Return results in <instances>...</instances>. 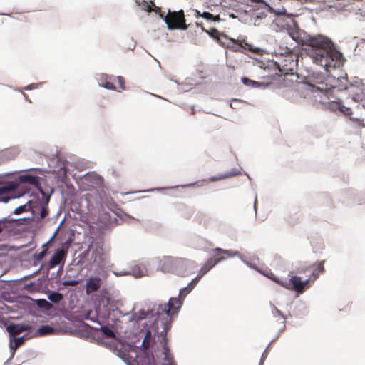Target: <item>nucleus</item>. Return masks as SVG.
I'll return each mask as SVG.
<instances>
[{
    "instance_id": "obj_13",
    "label": "nucleus",
    "mask_w": 365,
    "mask_h": 365,
    "mask_svg": "<svg viewBox=\"0 0 365 365\" xmlns=\"http://www.w3.org/2000/svg\"><path fill=\"white\" fill-rule=\"evenodd\" d=\"M56 330L54 328L49 325H43L36 331L34 336H43L55 334Z\"/></svg>"
},
{
    "instance_id": "obj_20",
    "label": "nucleus",
    "mask_w": 365,
    "mask_h": 365,
    "mask_svg": "<svg viewBox=\"0 0 365 365\" xmlns=\"http://www.w3.org/2000/svg\"><path fill=\"white\" fill-rule=\"evenodd\" d=\"M241 81L245 85H246L247 86H251L253 88H257L262 85L261 83L251 80L247 77H242Z\"/></svg>"
},
{
    "instance_id": "obj_9",
    "label": "nucleus",
    "mask_w": 365,
    "mask_h": 365,
    "mask_svg": "<svg viewBox=\"0 0 365 365\" xmlns=\"http://www.w3.org/2000/svg\"><path fill=\"white\" fill-rule=\"evenodd\" d=\"M113 81H115L114 78L107 74L101 73L98 77V82L99 86L108 90L116 89V87L113 84Z\"/></svg>"
},
{
    "instance_id": "obj_21",
    "label": "nucleus",
    "mask_w": 365,
    "mask_h": 365,
    "mask_svg": "<svg viewBox=\"0 0 365 365\" xmlns=\"http://www.w3.org/2000/svg\"><path fill=\"white\" fill-rule=\"evenodd\" d=\"M151 339V332L150 331H146L145 336L142 342V346L144 349H148L150 348Z\"/></svg>"
},
{
    "instance_id": "obj_26",
    "label": "nucleus",
    "mask_w": 365,
    "mask_h": 365,
    "mask_svg": "<svg viewBox=\"0 0 365 365\" xmlns=\"http://www.w3.org/2000/svg\"><path fill=\"white\" fill-rule=\"evenodd\" d=\"M340 112L349 118L351 117L353 114L351 108L350 107L346 106L342 101L341 104Z\"/></svg>"
},
{
    "instance_id": "obj_19",
    "label": "nucleus",
    "mask_w": 365,
    "mask_h": 365,
    "mask_svg": "<svg viewBox=\"0 0 365 365\" xmlns=\"http://www.w3.org/2000/svg\"><path fill=\"white\" fill-rule=\"evenodd\" d=\"M350 120L358 128H365V118L361 117H350Z\"/></svg>"
},
{
    "instance_id": "obj_2",
    "label": "nucleus",
    "mask_w": 365,
    "mask_h": 365,
    "mask_svg": "<svg viewBox=\"0 0 365 365\" xmlns=\"http://www.w3.org/2000/svg\"><path fill=\"white\" fill-rule=\"evenodd\" d=\"M182 303V302L180 299L174 297L170 298L168 304H159L155 312L153 313V315L157 316V322L160 318L164 320L163 322V330L160 334H167V332L171 326L172 317L178 312Z\"/></svg>"
},
{
    "instance_id": "obj_27",
    "label": "nucleus",
    "mask_w": 365,
    "mask_h": 365,
    "mask_svg": "<svg viewBox=\"0 0 365 365\" xmlns=\"http://www.w3.org/2000/svg\"><path fill=\"white\" fill-rule=\"evenodd\" d=\"M202 17L206 19L207 20H210L213 21H221V19L219 15L214 16L212 14L209 12H203L202 13Z\"/></svg>"
},
{
    "instance_id": "obj_11",
    "label": "nucleus",
    "mask_w": 365,
    "mask_h": 365,
    "mask_svg": "<svg viewBox=\"0 0 365 365\" xmlns=\"http://www.w3.org/2000/svg\"><path fill=\"white\" fill-rule=\"evenodd\" d=\"M101 286V280L98 277H91L87 282L86 285V292L89 294L92 292H96Z\"/></svg>"
},
{
    "instance_id": "obj_10",
    "label": "nucleus",
    "mask_w": 365,
    "mask_h": 365,
    "mask_svg": "<svg viewBox=\"0 0 365 365\" xmlns=\"http://www.w3.org/2000/svg\"><path fill=\"white\" fill-rule=\"evenodd\" d=\"M20 179L21 181V184L19 186L20 187L24 188L25 187L24 184L27 183L29 185H34L36 188H38L39 190L41 191V192L43 195H44V192L42 190V189L39 187L40 182H39L38 177L31 175H24L21 176Z\"/></svg>"
},
{
    "instance_id": "obj_43",
    "label": "nucleus",
    "mask_w": 365,
    "mask_h": 365,
    "mask_svg": "<svg viewBox=\"0 0 365 365\" xmlns=\"http://www.w3.org/2000/svg\"><path fill=\"white\" fill-rule=\"evenodd\" d=\"M196 184H197V182H195V183H192V184H190V185H185L184 187L193 186V185H196Z\"/></svg>"
},
{
    "instance_id": "obj_12",
    "label": "nucleus",
    "mask_w": 365,
    "mask_h": 365,
    "mask_svg": "<svg viewBox=\"0 0 365 365\" xmlns=\"http://www.w3.org/2000/svg\"><path fill=\"white\" fill-rule=\"evenodd\" d=\"M31 328L30 325L25 324H9L6 327V330L12 336H16L23 331H28Z\"/></svg>"
},
{
    "instance_id": "obj_8",
    "label": "nucleus",
    "mask_w": 365,
    "mask_h": 365,
    "mask_svg": "<svg viewBox=\"0 0 365 365\" xmlns=\"http://www.w3.org/2000/svg\"><path fill=\"white\" fill-rule=\"evenodd\" d=\"M17 186L14 183H8L6 185H2L0 187V201H3L4 202H7L9 199L12 197L8 196V195L13 192Z\"/></svg>"
},
{
    "instance_id": "obj_17",
    "label": "nucleus",
    "mask_w": 365,
    "mask_h": 365,
    "mask_svg": "<svg viewBox=\"0 0 365 365\" xmlns=\"http://www.w3.org/2000/svg\"><path fill=\"white\" fill-rule=\"evenodd\" d=\"M297 65V63L292 59V56H286V58L284 60V62L282 64V67H284V70L287 71H292L294 70V67Z\"/></svg>"
},
{
    "instance_id": "obj_7",
    "label": "nucleus",
    "mask_w": 365,
    "mask_h": 365,
    "mask_svg": "<svg viewBox=\"0 0 365 365\" xmlns=\"http://www.w3.org/2000/svg\"><path fill=\"white\" fill-rule=\"evenodd\" d=\"M212 252L213 255L210 258L212 259H215L217 264L226 259V257L225 256V255L227 257H234L237 255V252H233L232 250H223L219 247L215 248L212 250Z\"/></svg>"
},
{
    "instance_id": "obj_29",
    "label": "nucleus",
    "mask_w": 365,
    "mask_h": 365,
    "mask_svg": "<svg viewBox=\"0 0 365 365\" xmlns=\"http://www.w3.org/2000/svg\"><path fill=\"white\" fill-rule=\"evenodd\" d=\"M149 312L143 310L140 311L138 313L135 314V319L137 321L142 320L145 319L147 316H148Z\"/></svg>"
},
{
    "instance_id": "obj_6",
    "label": "nucleus",
    "mask_w": 365,
    "mask_h": 365,
    "mask_svg": "<svg viewBox=\"0 0 365 365\" xmlns=\"http://www.w3.org/2000/svg\"><path fill=\"white\" fill-rule=\"evenodd\" d=\"M67 257V251L64 249H59L53 254L52 257L51 258L48 268L49 269L54 268L57 265L61 264L62 266L64 264L66 259Z\"/></svg>"
},
{
    "instance_id": "obj_23",
    "label": "nucleus",
    "mask_w": 365,
    "mask_h": 365,
    "mask_svg": "<svg viewBox=\"0 0 365 365\" xmlns=\"http://www.w3.org/2000/svg\"><path fill=\"white\" fill-rule=\"evenodd\" d=\"M101 331L103 333V334L107 337V338H111V339H113L115 337V333L113 332V331L109 328L108 327H106V326H102L100 328Z\"/></svg>"
},
{
    "instance_id": "obj_34",
    "label": "nucleus",
    "mask_w": 365,
    "mask_h": 365,
    "mask_svg": "<svg viewBox=\"0 0 365 365\" xmlns=\"http://www.w3.org/2000/svg\"><path fill=\"white\" fill-rule=\"evenodd\" d=\"M267 276V277H269V279H271L272 281H274L277 284H279L280 286H281V283L284 282L282 280H280L279 278L276 277L274 276V274L273 273H272V272H270Z\"/></svg>"
},
{
    "instance_id": "obj_39",
    "label": "nucleus",
    "mask_w": 365,
    "mask_h": 365,
    "mask_svg": "<svg viewBox=\"0 0 365 365\" xmlns=\"http://www.w3.org/2000/svg\"><path fill=\"white\" fill-rule=\"evenodd\" d=\"M41 303L44 304V305L51 306V304L48 302H47L46 300H45V299L41 300Z\"/></svg>"
},
{
    "instance_id": "obj_46",
    "label": "nucleus",
    "mask_w": 365,
    "mask_h": 365,
    "mask_svg": "<svg viewBox=\"0 0 365 365\" xmlns=\"http://www.w3.org/2000/svg\"><path fill=\"white\" fill-rule=\"evenodd\" d=\"M135 277H141L142 274H135Z\"/></svg>"
},
{
    "instance_id": "obj_14",
    "label": "nucleus",
    "mask_w": 365,
    "mask_h": 365,
    "mask_svg": "<svg viewBox=\"0 0 365 365\" xmlns=\"http://www.w3.org/2000/svg\"><path fill=\"white\" fill-rule=\"evenodd\" d=\"M200 279V276H197L195 279H193L191 281V282L187 285V287L181 289L180 290L179 298H184L187 293L191 292V290L195 287V286L197 284Z\"/></svg>"
},
{
    "instance_id": "obj_30",
    "label": "nucleus",
    "mask_w": 365,
    "mask_h": 365,
    "mask_svg": "<svg viewBox=\"0 0 365 365\" xmlns=\"http://www.w3.org/2000/svg\"><path fill=\"white\" fill-rule=\"evenodd\" d=\"M115 80H116L118 81V88L120 89H122V90H124L125 88V79L122 76H118L116 77L115 78H114Z\"/></svg>"
},
{
    "instance_id": "obj_36",
    "label": "nucleus",
    "mask_w": 365,
    "mask_h": 365,
    "mask_svg": "<svg viewBox=\"0 0 365 365\" xmlns=\"http://www.w3.org/2000/svg\"><path fill=\"white\" fill-rule=\"evenodd\" d=\"M250 1L252 3L262 4L264 6V7L270 8L269 4L264 0H250Z\"/></svg>"
},
{
    "instance_id": "obj_47",
    "label": "nucleus",
    "mask_w": 365,
    "mask_h": 365,
    "mask_svg": "<svg viewBox=\"0 0 365 365\" xmlns=\"http://www.w3.org/2000/svg\"><path fill=\"white\" fill-rule=\"evenodd\" d=\"M230 107L232 108H235V107L233 106L232 103L230 104Z\"/></svg>"
},
{
    "instance_id": "obj_28",
    "label": "nucleus",
    "mask_w": 365,
    "mask_h": 365,
    "mask_svg": "<svg viewBox=\"0 0 365 365\" xmlns=\"http://www.w3.org/2000/svg\"><path fill=\"white\" fill-rule=\"evenodd\" d=\"M341 100H339L336 101H331L329 103V108L333 110H339L341 108Z\"/></svg>"
},
{
    "instance_id": "obj_32",
    "label": "nucleus",
    "mask_w": 365,
    "mask_h": 365,
    "mask_svg": "<svg viewBox=\"0 0 365 365\" xmlns=\"http://www.w3.org/2000/svg\"><path fill=\"white\" fill-rule=\"evenodd\" d=\"M14 340L15 347L18 348L24 344V341H25L24 336H23L21 337H19V338H14Z\"/></svg>"
},
{
    "instance_id": "obj_25",
    "label": "nucleus",
    "mask_w": 365,
    "mask_h": 365,
    "mask_svg": "<svg viewBox=\"0 0 365 365\" xmlns=\"http://www.w3.org/2000/svg\"><path fill=\"white\" fill-rule=\"evenodd\" d=\"M48 299L53 303H58L63 299V295L59 292H52L48 295Z\"/></svg>"
},
{
    "instance_id": "obj_38",
    "label": "nucleus",
    "mask_w": 365,
    "mask_h": 365,
    "mask_svg": "<svg viewBox=\"0 0 365 365\" xmlns=\"http://www.w3.org/2000/svg\"><path fill=\"white\" fill-rule=\"evenodd\" d=\"M48 215V211L46 208L43 207L41 210L40 215L41 218H45Z\"/></svg>"
},
{
    "instance_id": "obj_31",
    "label": "nucleus",
    "mask_w": 365,
    "mask_h": 365,
    "mask_svg": "<svg viewBox=\"0 0 365 365\" xmlns=\"http://www.w3.org/2000/svg\"><path fill=\"white\" fill-rule=\"evenodd\" d=\"M47 251H48V248H47V243L43 245V249L41 252H40L38 255H37V257H36V259L38 260H41L46 255L47 253Z\"/></svg>"
},
{
    "instance_id": "obj_33",
    "label": "nucleus",
    "mask_w": 365,
    "mask_h": 365,
    "mask_svg": "<svg viewBox=\"0 0 365 365\" xmlns=\"http://www.w3.org/2000/svg\"><path fill=\"white\" fill-rule=\"evenodd\" d=\"M78 284V281L76 279L73 280H65L62 282V284L65 287L68 286H76Z\"/></svg>"
},
{
    "instance_id": "obj_37",
    "label": "nucleus",
    "mask_w": 365,
    "mask_h": 365,
    "mask_svg": "<svg viewBox=\"0 0 365 365\" xmlns=\"http://www.w3.org/2000/svg\"><path fill=\"white\" fill-rule=\"evenodd\" d=\"M274 311L273 312L274 315L275 317H281L282 319L284 321L285 320V317L282 314V312L280 310H279L278 309H277L276 307H274Z\"/></svg>"
},
{
    "instance_id": "obj_22",
    "label": "nucleus",
    "mask_w": 365,
    "mask_h": 365,
    "mask_svg": "<svg viewBox=\"0 0 365 365\" xmlns=\"http://www.w3.org/2000/svg\"><path fill=\"white\" fill-rule=\"evenodd\" d=\"M231 176H232V175L230 173L220 174V175H218L217 176H213V177L210 178L208 180H203L202 182H215V181H218V180H223V179L228 178H230Z\"/></svg>"
},
{
    "instance_id": "obj_3",
    "label": "nucleus",
    "mask_w": 365,
    "mask_h": 365,
    "mask_svg": "<svg viewBox=\"0 0 365 365\" xmlns=\"http://www.w3.org/2000/svg\"><path fill=\"white\" fill-rule=\"evenodd\" d=\"M189 259L172 256L165 257L163 259L161 269L164 272H170L183 276L187 271Z\"/></svg>"
},
{
    "instance_id": "obj_18",
    "label": "nucleus",
    "mask_w": 365,
    "mask_h": 365,
    "mask_svg": "<svg viewBox=\"0 0 365 365\" xmlns=\"http://www.w3.org/2000/svg\"><path fill=\"white\" fill-rule=\"evenodd\" d=\"M324 261H320L317 263H315L313 267H314V270L312 272V277H314V279H317L319 274H322L324 272Z\"/></svg>"
},
{
    "instance_id": "obj_16",
    "label": "nucleus",
    "mask_w": 365,
    "mask_h": 365,
    "mask_svg": "<svg viewBox=\"0 0 365 365\" xmlns=\"http://www.w3.org/2000/svg\"><path fill=\"white\" fill-rule=\"evenodd\" d=\"M163 336V354H164V359L168 361H171L173 360V356L170 352V349L168 345V339L166 337L167 334H160Z\"/></svg>"
},
{
    "instance_id": "obj_15",
    "label": "nucleus",
    "mask_w": 365,
    "mask_h": 365,
    "mask_svg": "<svg viewBox=\"0 0 365 365\" xmlns=\"http://www.w3.org/2000/svg\"><path fill=\"white\" fill-rule=\"evenodd\" d=\"M217 264V262L215 259H212L209 258L206 262L201 267L199 274L197 276H200V278L204 276L207 272H209L213 267Z\"/></svg>"
},
{
    "instance_id": "obj_35",
    "label": "nucleus",
    "mask_w": 365,
    "mask_h": 365,
    "mask_svg": "<svg viewBox=\"0 0 365 365\" xmlns=\"http://www.w3.org/2000/svg\"><path fill=\"white\" fill-rule=\"evenodd\" d=\"M136 3L140 6L141 4H143V9L150 11V6L148 4V2L145 0H135Z\"/></svg>"
},
{
    "instance_id": "obj_4",
    "label": "nucleus",
    "mask_w": 365,
    "mask_h": 365,
    "mask_svg": "<svg viewBox=\"0 0 365 365\" xmlns=\"http://www.w3.org/2000/svg\"><path fill=\"white\" fill-rule=\"evenodd\" d=\"M165 21L170 29H186L184 12L180 10L178 12H169L165 18Z\"/></svg>"
},
{
    "instance_id": "obj_44",
    "label": "nucleus",
    "mask_w": 365,
    "mask_h": 365,
    "mask_svg": "<svg viewBox=\"0 0 365 365\" xmlns=\"http://www.w3.org/2000/svg\"><path fill=\"white\" fill-rule=\"evenodd\" d=\"M241 102H242V101H238V100H237V99H234V100L232 101V103H241Z\"/></svg>"
},
{
    "instance_id": "obj_24",
    "label": "nucleus",
    "mask_w": 365,
    "mask_h": 365,
    "mask_svg": "<svg viewBox=\"0 0 365 365\" xmlns=\"http://www.w3.org/2000/svg\"><path fill=\"white\" fill-rule=\"evenodd\" d=\"M30 208H31V202L29 201L26 204L16 207L14 211V214H15V215L21 214L26 211H28Z\"/></svg>"
},
{
    "instance_id": "obj_41",
    "label": "nucleus",
    "mask_w": 365,
    "mask_h": 365,
    "mask_svg": "<svg viewBox=\"0 0 365 365\" xmlns=\"http://www.w3.org/2000/svg\"><path fill=\"white\" fill-rule=\"evenodd\" d=\"M211 31H212V34H217V33H218V31H217V29H212L211 30Z\"/></svg>"
},
{
    "instance_id": "obj_40",
    "label": "nucleus",
    "mask_w": 365,
    "mask_h": 365,
    "mask_svg": "<svg viewBox=\"0 0 365 365\" xmlns=\"http://www.w3.org/2000/svg\"><path fill=\"white\" fill-rule=\"evenodd\" d=\"M195 16L202 17V13L200 11H199L198 10H195Z\"/></svg>"
},
{
    "instance_id": "obj_1",
    "label": "nucleus",
    "mask_w": 365,
    "mask_h": 365,
    "mask_svg": "<svg viewBox=\"0 0 365 365\" xmlns=\"http://www.w3.org/2000/svg\"><path fill=\"white\" fill-rule=\"evenodd\" d=\"M307 54L313 62L329 71L342 64V53L338 51L332 41L324 35L309 36L304 41Z\"/></svg>"
},
{
    "instance_id": "obj_45",
    "label": "nucleus",
    "mask_w": 365,
    "mask_h": 365,
    "mask_svg": "<svg viewBox=\"0 0 365 365\" xmlns=\"http://www.w3.org/2000/svg\"><path fill=\"white\" fill-rule=\"evenodd\" d=\"M3 230V227L0 225V233L2 232Z\"/></svg>"
},
{
    "instance_id": "obj_5",
    "label": "nucleus",
    "mask_w": 365,
    "mask_h": 365,
    "mask_svg": "<svg viewBox=\"0 0 365 365\" xmlns=\"http://www.w3.org/2000/svg\"><path fill=\"white\" fill-rule=\"evenodd\" d=\"M309 279L302 281L301 277L292 276L289 280L284 281L281 286L299 294H302L307 287H309Z\"/></svg>"
},
{
    "instance_id": "obj_42",
    "label": "nucleus",
    "mask_w": 365,
    "mask_h": 365,
    "mask_svg": "<svg viewBox=\"0 0 365 365\" xmlns=\"http://www.w3.org/2000/svg\"><path fill=\"white\" fill-rule=\"evenodd\" d=\"M89 314H90V312L87 313V314H86L85 319H91L89 317Z\"/></svg>"
}]
</instances>
